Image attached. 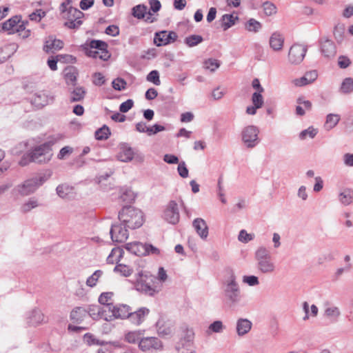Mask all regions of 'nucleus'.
Here are the masks:
<instances>
[{
	"mask_svg": "<svg viewBox=\"0 0 353 353\" xmlns=\"http://www.w3.org/2000/svg\"><path fill=\"white\" fill-rule=\"evenodd\" d=\"M112 84L114 90L121 91L125 89L127 83L123 79L117 78L112 81Z\"/></svg>",
	"mask_w": 353,
	"mask_h": 353,
	"instance_id": "nucleus-52",
	"label": "nucleus"
},
{
	"mask_svg": "<svg viewBox=\"0 0 353 353\" xmlns=\"http://www.w3.org/2000/svg\"><path fill=\"white\" fill-rule=\"evenodd\" d=\"M224 326L223 325L222 321H215L212 323L210 325L209 329L212 330L213 332L219 333L222 332Z\"/></svg>",
	"mask_w": 353,
	"mask_h": 353,
	"instance_id": "nucleus-59",
	"label": "nucleus"
},
{
	"mask_svg": "<svg viewBox=\"0 0 353 353\" xmlns=\"http://www.w3.org/2000/svg\"><path fill=\"white\" fill-rule=\"evenodd\" d=\"M243 282L250 286H255L259 283L258 277L254 275L243 276Z\"/></svg>",
	"mask_w": 353,
	"mask_h": 353,
	"instance_id": "nucleus-56",
	"label": "nucleus"
},
{
	"mask_svg": "<svg viewBox=\"0 0 353 353\" xmlns=\"http://www.w3.org/2000/svg\"><path fill=\"white\" fill-rule=\"evenodd\" d=\"M89 315L93 319H102L108 321V314H106V308L99 305H90L87 309V315Z\"/></svg>",
	"mask_w": 353,
	"mask_h": 353,
	"instance_id": "nucleus-19",
	"label": "nucleus"
},
{
	"mask_svg": "<svg viewBox=\"0 0 353 353\" xmlns=\"http://www.w3.org/2000/svg\"><path fill=\"white\" fill-rule=\"evenodd\" d=\"M83 340L89 345H103L105 344L104 341H101L100 340L95 338V336L90 333H86L83 336Z\"/></svg>",
	"mask_w": 353,
	"mask_h": 353,
	"instance_id": "nucleus-46",
	"label": "nucleus"
},
{
	"mask_svg": "<svg viewBox=\"0 0 353 353\" xmlns=\"http://www.w3.org/2000/svg\"><path fill=\"white\" fill-rule=\"evenodd\" d=\"M157 330L160 336H168L172 333L170 324L163 319H160L156 323Z\"/></svg>",
	"mask_w": 353,
	"mask_h": 353,
	"instance_id": "nucleus-27",
	"label": "nucleus"
},
{
	"mask_svg": "<svg viewBox=\"0 0 353 353\" xmlns=\"http://www.w3.org/2000/svg\"><path fill=\"white\" fill-rule=\"evenodd\" d=\"M176 349L178 353H195L194 345H191L190 343H182L181 346H179Z\"/></svg>",
	"mask_w": 353,
	"mask_h": 353,
	"instance_id": "nucleus-55",
	"label": "nucleus"
},
{
	"mask_svg": "<svg viewBox=\"0 0 353 353\" xmlns=\"http://www.w3.org/2000/svg\"><path fill=\"white\" fill-rule=\"evenodd\" d=\"M269 43L271 48H272L273 50H281L283 47L284 37L281 33L275 32L272 34Z\"/></svg>",
	"mask_w": 353,
	"mask_h": 353,
	"instance_id": "nucleus-22",
	"label": "nucleus"
},
{
	"mask_svg": "<svg viewBox=\"0 0 353 353\" xmlns=\"http://www.w3.org/2000/svg\"><path fill=\"white\" fill-rule=\"evenodd\" d=\"M146 80L149 82L153 83L156 85L161 84L159 79V73L157 70H152L146 77Z\"/></svg>",
	"mask_w": 353,
	"mask_h": 353,
	"instance_id": "nucleus-49",
	"label": "nucleus"
},
{
	"mask_svg": "<svg viewBox=\"0 0 353 353\" xmlns=\"http://www.w3.org/2000/svg\"><path fill=\"white\" fill-rule=\"evenodd\" d=\"M87 316V309L77 307L70 312V319L74 323H79Z\"/></svg>",
	"mask_w": 353,
	"mask_h": 353,
	"instance_id": "nucleus-25",
	"label": "nucleus"
},
{
	"mask_svg": "<svg viewBox=\"0 0 353 353\" xmlns=\"http://www.w3.org/2000/svg\"><path fill=\"white\" fill-rule=\"evenodd\" d=\"M47 179L45 175H37L17 185L15 189L20 195L28 196L34 193Z\"/></svg>",
	"mask_w": 353,
	"mask_h": 353,
	"instance_id": "nucleus-6",
	"label": "nucleus"
},
{
	"mask_svg": "<svg viewBox=\"0 0 353 353\" xmlns=\"http://www.w3.org/2000/svg\"><path fill=\"white\" fill-rule=\"evenodd\" d=\"M177 170L179 174L182 178H187L188 176L189 172L184 161H181L179 163Z\"/></svg>",
	"mask_w": 353,
	"mask_h": 353,
	"instance_id": "nucleus-61",
	"label": "nucleus"
},
{
	"mask_svg": "<svg viewBox=\"0 0 353 353\" xmlns=\"http://www.w3.org/2000/svg\"><path fill=\"white\" fill-rule=\"evenodd\" d=\"M139 347L143 352H153L161 350L163 344L157 337H144L139 341Z\"/></svg>",
	"mask_w": 353,
	"mask_h": 353,
	"instance_id": "nucleus-13",
	"label": "nucleus"
},
{
	"mask_svg": "<svg viewBox=\"0 0 353 353\" xmlns=\"http://www.w3.org/2000/svg\"><path fill=\"white\" fill-rule=\"evenodd\" d=\"M259 130L255 125H248L241 131V140L246 148L252 149L259 143Z\"/></svg>",
	"mask_w": 353,
	"mask_h": 353,
	"instance_id": "nucleus-8",
	"label": "nucleus"
},
{
	"mask_svg": "<svg viewBox=\"0 0 353 353\" xmlns=\"http://www.w3.org/2000/svg\"><path fill=\"white\" fill-rule=\"evenodd\" d=\"M83 15L84 14L79 9L69 6L68 12L63 15V17L68 19V20H69V19L72 20H81Z\"/></svg>",
	"mask_w": 353,
	"mask_h": 353,
	"instance_id": "nucleus-34",
	"label": "nucleus"
},
{
	"mask_svg": "<svg viewBox=\"0 0 353 353\" xmlns=\"http://www.w3.org/2000/svg\"><path fill=\"white\" fill-rule=\"evenodd\" d=\"M192 226L202 239H207L208 236V226L204 219L196 218L192 222Z\"/></svg>",
	"mask_w": 353,
	"mask_h": 353,
	"instance_id": "nucleus-21",
	"label": "nucleus"
},
{
	"mask_svg": "<svg viewBox=\"0 0 353 353\" xmlns=\"http://www.w3.org/2000/svg\"><path fill=\"white\" fill-rule=\"evenodd\" d=\"M223 296L225 302L231 307L237 305L241 299V290L236 276L232 270L228 271V276L222 283Z\"/></svg>",
	"mask_w": 353,
	"mask_h": 353,
	"instance_id": "nucleus-1",
	"label": "nucleus"
},
{
	"mask_svg": "<svg viewBox=\"0 0 353 353\" xmlns=\"http://www.w3.org/2000/svg\"><path fill=\"white\" fill-rule=\"evenodd\" d=\"M148 11V7L143 4H139L132 8V14L138 19H143L145 14H148L150 16L151 13Z\"/></svg>",
	"mask_w": 353,
	"mask_h": 353,
	"instance_id": "nucleus-32",
	"label": "nucleus"
},
{
	"mask_svg": "<svg viewBox=\"0 0 353 353\" xmlns=\"http://www.w3.org/2000/svg\"><path fill=\"white\" fill-rule=\"evenodd\" d=\"M351 64L350 59L346 56H340L338 60V65L340 68H347Z\"/></svg>",
	"mask_w": 353,
	"mask_h": 353,
	"instance_id": "nucleus-62",
	"label": "nucleus"
},
{
	"mask_svg": "<svg viewBox=\"0 0 353 353\" xmlns=\"http://www.w3.org/2000/svg\"><path fill=\"white\" fill-rule=\"evenodd\" d=\"M126 248L136 255H159L160 250L151 244L134 242L127 245Z\"/></svg>",
	"mask_w": 353,
	"mask_h": 353,
	"instance_id": "nucleus-9",
	"label": "nucleus"
},
{
	"mask_svg": "<svg viewBox=\"0 0 353 353\" xmlns=\"http://www.w3.org/2000/svg\"><path fill=\"white\" fill-rule=\"evenodd\" d=\"M56 191L59 197L65 199L72 192V188L66 184H61L57 187Z\"/></svg>",
	"mask_w": 353,
	"mask_h": 353,
	"instance_id": "nucleus-37",
	"label": "nucleus"
},
{
	"mask_svg": "<svg viewBox=\"0 0 353 353\" xmlns=\"http://www.w3.org/2000/svg\"><path fill=\"white\" fill-rule=\"evenodd\" d=\"M203 41V39L200 35H196L192 34L189 37H187L185 40L184 43L188 46V47H194L200 43H201Z\"/></svg>",
	"mask_w": 353,
	"mask_h": 353,
	"instance_id": "nucleus-41",
	"label": "nucleus"
},
{
	"mask_svg": "<svg viewBox=\"0 0 353 353\" xmlns=\"http://www.w3.org/2000/svg\"><path fill=\"white\" fill-rule=\"evenodd\" d=\"M163 217L170 224L175 225L179 221L180 214L178 205L174 201L169 202L163 212Z\"/></svg>",
	"mask_w": 353,
	"mask_h": 353,
	"instance_id": "nucleus-12",
	"label": "nucleus"
},
{
	"mask_svg": "<svg viewBox=\"0 0 353 353\" xmlns=\"http://www.w3.org/2000/svg\"><path fill=\"white\" fill-rule=\"evenodd\" d=\"M238 239L243 243H248L253 239V235L248 234L245 230H241L239 234Z\"/></svg>",
	"mask_w": 353,
	"mask_h": 353,
	"instance_id": "nucleus-58",
	"label": "nucleus"
},
{
	"mask_svg": "<svg viewBox=\"0 0 353 353\" xmlns=\"http://www.w3.org/2000/svg\"><path fill=\"white\" fill-rule=\"evenodd\" d=\"M77 72L76 69L73 67H70L65 70V78L67 83L74 84L77 80Z\"/></svg>",
	"mask_w": 353,
	"mask_h": 353,
	"instance_id": "nucleus-42",
	"label": "nucleus"
},
{
	"mask_svg": "<svg viewBox=\"0 0 353 353\" xmlns=\"http://www.w3.org/2000/svg\"><path fill=\"white\" fill-rule=\"evenodd\" d=\"M238 20L239 17L237 16L232 14H225L220 19L221 26L223 30H227L233 26Z\"/></svg>",
	"mask_w": 353,
	"mask_h": 353,
	"instance_id": "nucleus-26",
	"label": "nucleus"
},
{
	"mask_svg": "<svg viewBox=\"0 0 353 353\" xmlns=\"http://www.w3.org/2000/svg\"><path fill=\"white\" fill-rule=\"evenodd\" d=\"M321 51L327 58L333 57L336 53V46L334 42L327 37H323L320 40Z\"/></svg>",
	"mask_w": 353,
	"mask_h": 353,
	"instance_id": "nucleus-17",
	"label": "nucleus"
},
{
	"mask_svg": "<svg viewBox=\"0 0 353 353\" xmlns=\"http://www.w3.org/2000/svg\"><path fill=\"white\" fill-rule=\"evenodd\" d=\"M307 51V46L299 43L293 44L290 47L288 52V60L290 63L294 65L301 63Z\"/></svg>",
	"mask_w": 353,
	"mask_h": 353,
	"instance_id": "nucleus-10",
	"label": "nucleus"
},
{
	"mask_svg": "<svg viewBox=\"0 0 353 353\" xmlns=\"http://www.w3.org/2000/svg\"><path fill=\"white\" fill-rule=\"evenodd\" d=\"M134 284L137 291L150 296H154L161 289V285L157 283V278L147 271L139 272Z\"/></svg>",
	"mask_w": 353,
	"mask_h": 353,
	"instance_id": "nucleus-2",
	"label": "nucleus"
},
{
	"mask_svg": "<svg viewBox=\"0 0 353 353\" xmlns=\"http://www.w3.org/2000/svg\"><path fill=\"white\" fill-rule=\"evenodd\" d=\"M150 310L148 308L143 307L132 312L131 310L128 320L136 325H141L145 319L146 316L149 314Z\"/></svg>",
	"mask_w": 353,
	"mask_h": 353,
	"instance_id": "nucleus-18",
	"label": "nucleus"
},
{
	"mask_svg": "<svg viewBox=\"0 0 353 353\" xmlns=\"http://www.w3.org/2000/svg\"><path fill=\"white\" fill-rule=\"evenodd\" d=\"M141 339V334L138 332H130L125 336V341L130 343H138L139 344V341Z\"/></svg>",
	"mask_w": 353,
	"mask_h": 353,
	"instance_id": "nucleus-48",
	"label": "nucleus"
},
{
	"mask_svg": "<svg viewBox=\"0 0 353 353\" xmlns=\"http://www.w3.org/2000/svg\"><path fill=\"white\" fill-rule=\"evenodd\" d=\"M110 135V128L104 125L95 132V138L97 140H106Z\"/></svg>",
	"mask_w": 353,
	"mask_h": 353,
	"instance_id": "nucleus-38",
	"label": "nucleus"
},
{
	"mask_svg": "<svg viewBox=\"0 0 353 353\" xmlns=\"http://www.w3.org/2000/svg\"><path fill=\"white\" fill-rule=\"evenodd\" d=\"M85 54L92 58L99 57L100 59L107 61L110 57L108 50V44L101 40H92L83 46Z\"/></svg>",
	"mask_w": 353,
	"mask_h": 353,
	"instance_id": "nucleus-4",
	"label": "nucleus"
},
{
	"mask_svg": "<svg viewBox=\"0 0 353 353\" xmlns=\"http://www.w3.org/2000/svg\"><path fill=\"white\" fill-rule=\"evenodd\" d=\"M20 16H14L2 23V29L5 31H8L9 34H14V29L17 26V23H20Z\"/></svg>",
	"mask_w": 353,
	"mask_h": 353,
	"instance_id": "nucleus-28",
	"label": "nucleus"
},
{
	"mask_svg": "<svg viewBox=\"0 0 353 353\" xmlns=\"http://www.w3.org/2000/svg\"><path fill=\"white\" fill-rule=\"evenodd\" d=\"M262 6L266 16H272L275 14L277 12L276 6L270 1H265L263 3Z\"/></svg>",
	"mask_w": 353,
	"mask_h": 353,
	"instance_id": "nucleus-44",
	"label": "nucleus"
},
{
	"mask_svg": "<svg viewBox=\"0 0 353 353\" xmlns=\"http://www.w3.org/2000/svg\"><path fill=\"white\" fill-rule=\"evenodd\" d=\"M110 312L111 314H108V321H112L115 319H128L131 307L126 304H118L113 305Z\"/></svg>",
	"mask_w": 353,
	"mask_h": 353,
	"instance_id": "nucleus-14",
	"label": "nucleus"
},
{
	"mask_svg": "<svg viewBox=\"0 0 353 353\" xmlns=\"http://www.w3.org/2000/svg\"><path fill=\"white\" fill-rule=\"evenodd\" d=\"M110 234L113 242L123 243L129 236L128 227H125L121 222L112 224L110 230Z\"/></svg>",
	"mask_w": 353,
	"mask_h": 353,
	"instance_id": "nucleus-11",
	"label": "nucleus"
},
{
	"mask_svg": "<svg viewBox=\"0 0 353 353\" xmlns=\"http://www.w3.org/2000/svg\"><path fill=\"white\" fill-rule=\"evenodd\" d=\"M54 96L44 92L40 91L35 93L32 99V103L38 108H41L54 101Z\"/></svg>",
	"mask_w": 353,
	"mask_h": 353,
	"instance_id": "nucleus-16",
	"label": "nucleus"
},
{
	"mask_svg": "<svg viewBox=\"0 0 353 353\" xmlns=\"http://www.w3.org/2000/svg\"><path fill=\"white\" fill-rule=\"evenodd\" d=\"M54 143L53 141H47L30 151V158L32 162L43 163L48 162L52 156V146Z\"/></svg>",
	"mask_w": 353,
	"mask_h": 353,
	"instance_id": "nucleus-7",
	"label": "nucleus"
},
{
	"mask_svg": "<svg viewBox=\"0 0 353 353\" xmlns=\"http://www.w3.org/2000/svg\"><path fill=\"white\" fill-rule=\"evenodd\" d=\"M177 37L178 36L176 32L173 31L168 32L166 30H163L155 33L154 43L157 46H165L174 42Z\"/></svg>",
	"mask_w": 353,
	"mask_h": 353,
	"instance_id": "nucleus-15",
	"label": "nucleus"
},
{
	"mask_svg": "<svg viewBox=\"0 0 353 353\" xmlns=\"http://www.w3.org/2000/svg\"><path fill=\"white\" fill-rule=\"evenodd\" d=\"M256 268L263 274H271L275 270L270 251L265 247H259L255 252Z\"/></svg>",
	"mask_w": 353,
	"mask_h": 353,
	"instance_id": "nucleus-5",
	"label": "nucleus"
},
{
	"mask_svg": "<svg viewBox=\"0 0 353 353\" xmlns=\"http://www.w3.org/2000/svg\"><path fill=\"white\" fill-rule=\"evenodd\" d=\"M43 321L44 316L39 310H34L29 317V323L34 326L40 324Z\"/></svg>",
	"mask_w": 353,
	"mask_h": 353,
	"instance_id": "nucleus-35",
	"label": "nucleus"
},
{
	"mask_svg": "<svg viewBox=\"0 0 353 353\" xmlns=\"http://www.w3.org/2000/svg\"><path fill=\"white\" fill-rule=\"evenodd\" d=\"M340 121V116L336 114H329L326 117V121L324 125L327 130L334 128Z\"/></svg>",
	"mask_w": 353,
	"mask_h": 353,
	"instance_id": "nucleus-33",
	"label": "nucleus"
},
{
	"mask_svg": "<svg viewBox=\"0 0 353 353\" xmlns=\"http://www.w3.org/2000/svg\"><path fill=\"white\" fill-rule=\"evenodd\" d=\"M63 47V42L61 40L57 39L53 36H49L43 46V50L48 53L54 52L61 50Z\"/></svg>",
	"mask_w": 353,
	"mask_h": 353,
	"instance_id": "nucleus-20",
	"label": "nucleus"
},
{
	"mask_svg": "<svg viewBox=\"0 0 353 353\" xmlns=\"http://www.w3.org/2000/svg\"><path fill=\"white\" fill-rule=\"evenodd\" d=\"M339 200L343 205H349L353 203V190L345 188L339 194Z\"/></svg>",
	"mask_w": 353,
	"mask_h": 353,
	"instance_id": "nucleus-30",
	"label": "nucleus"
},
{
	"mask_svg": "<svg viewBox=\"0 0 353 353\" xmlns=\"http://www.w3.org/2000/svg\"><path fill=\"white\" fill-rule=\"evenodd\" d=\"M220 66V61L215 59H209L204 62V67L206 69L214 72Z\"/></svg>",
	"mask_w": 353,
	"mask_h": 353,
	"instance_id": "nucleus-51",
	"label": "nucleus"
},
{
	"mask_svg": "<svg viewBox=\"0 0 353 353\" xmlns=\"http://www.w3.org/2000/svg\"><path fill=\"white\" fill-rule=\"evenodd\" d=\"M341 90L344 94H350L353 92V79L351 77L345 78L341 84Z\"/></svg>",
	"mask_w": 353,
	"mask_h": 353,
	"instance_id": "nucleus-40",
	"label": "nucleus"
},
{
	"mask_svg": "<svg viewBox=\"0 0 353 353\" xmlns=\"http://www.w3.org/2000/svg\"><path fill=\"white\" fill-rule=\"evenodd\" d=\"M86 94L85 90L81 86L76 87L70 93V101L77 102L82 101Z\"/></svg>",
	"mask_w": 353,
	"mask_h": 353,
	"instance_id": "nucleus-31",
	"label": "nucleus"
},
{
	"mask_svg": "<svg viewBox=\"0 0 353 353\" xmlns=\"http://www.w3.org/2000/svg\"><path fill=\"white\" fill-rule=\"evenodd\" d=\"M37 206H39L37 200L32 198L22 205L21 211L23 213H26L30 211L32 209L37 208Z\"/></svg>",
	"mask_w": 353,
	"mask_h": 353,
	"instance_id": "nucleus-45",
	"label": "nucleus"
},
{
	"mask_svg": "<svg viewBox=\"0 0 353 353\" xmlns=\"http://www.w3.org/2000/svg\"><path fill=\"white\" fill-rule=\"evenodd\" d=\"M121 151L118 154V159L123 162H128L132 160L134 157L133 149L128 145L126 143H123L121 145Z\"/></svg>",
	"mask_w": 353,
	"mask_h": 353,
	"instance_id": "nucleus-23",
	"label": "nucleus"
},
{
	"mask_svg": "<svg viewBox=\"0 0 353 353\" xmlns=\"http://www.w3.org/2000/svg\"><path fill=\"white\" fill-rule=\"evenodd\" d=\"M340 314V310L337 307H330L325 310V315L328 318L332 319L334 321H336Z\"/></svg>",
	"mask_w": 353,
	"mask_h": 353,
	"instance_id": "nucleus-47",
	"label": "nucleus"
},
{
	"mask_svg": "<svg viewBox=\"0 0 353 353\" xmlns=\"http://www.w3.org/2000/svg\"><path fill=\"white\" fill-rule=\"evenodd\" d=\"M46 14V12L41 9H37L35 12L29 15V19L31 21H40Z\"/></svg>",
	"mask_w": 353,
	"mask_h": 353,
	"instance_id": "nucleus-54",
	"label": "nucleus"
},
{
	"mask_svg": "<svg viewBox=\"0 0 353 353\" xmlns=\"http://www.w3.org/2000/svg\"><path fill=\"white\" fill-rule=\"evenodd\" d=\"M134 105V101L132 99H128L122 103L119 106V111L123 113L128 112Z\"/></svg>",
	"mask_w": 353,
	"mask_h": 353,
	"instance_id": "nucleus-60",
	"label": "nucleus"
},
{
	"mask_svg": "<svg viewBox=\"0 0 353 353\" xmlns=\"http://www.w3.org/2000/svg\"><path fill=\"white\" fill-rule=\"evenodd\" d=\"M82 24L81 20H72L69 19L68 21H66L64 25L70 29H76L78 28Z\"/></svg>",
	"mask_w": 353,
	"mask_h": 353,
	"instance_id": "nucleus-64",
	"label": "nucleus"
},
{
	"mask_svg": "<svg viewBox=\"0 0 353 353\" xmlns=\"http://www.w3.org/2000/svg\"><path fill=\"white\" fill-rule=\"evenodd\" d=\"M73 152V148L70 146H65L62 148L59 154H57V158L59 159H64L70 154H71Z\"/></svg>",
	"mask_w": 353,
	"mask_h": 353,
	"instance_id": "nucleus-57",
	"label": "nucleus"
},
{
	"mask_svg": "<svg viewBox=\"0 0 353 353\" xmlns=\"http://www.w3.org/2000/svg\"><path fill=\"white\" fill-rule=\"evenodd\" d=\"M317 134V130L313 127H309L307 129L303 130L300 134L299 138L302 140L305 139L307 137L313 139Z\"/></svg>",
	"mask_w": 353,
	"mask_h": 353,
	"instance_id": "nucleus-50",
	"label": "nucleus"
},
{
	"mask_svg": "<svg viewBox=\"0 0 353 353\" xmlns=\"http://www.w3.org/2000/svg\"><path fill=\"white\" fill-rule=\"evenodd\" d=\"M120 198L123 202L130 203L135 200L136 194L131 189L126 188L122 191Z\"/></svg>",
	"mask_w": 353,
	"mask_h": 353,
	"instance_id": "nucleus-39",
	"label": "nucleus"
},
{
	"mask_svg": "<svg viewBox=\"0 0 353 353\" xmlns=\"http://www.w3.org/2000/svg\"><path fill=\"white\" fill-rule=\"evenodd\" d=\"M105 32L112 37H116L119 34V29L116 25H110L105 28Z\"/></svg>",
	"mask_w": 353,
	"mask_h": 353,
	"instance_id": "nucleus-63",
	"label": "nucleus"
},
{
	"mask_svg": "<svg viewBox=\"0 0 353 353\" xmlns=\"http://www.w3.org/2000/svg\"><path fill=\"white\" fill-rule=\"evenodd\" d=\"M114 293L111 292H103L99 297V302L103 305V307L108 309V312H110V309L114 305L112 302V297Z\"/></svg>",
	"mask_w": 353,
	"mask_h": 353,
	"instance_id": "nucleus-29",
	"label": "nucleus"
},
{
	"mask_svg": "<svg viewBox=\"0 0 353 353\" xmlns=\"http://www.w3.org/2000/svg\"><path fill=\"white\" fill-rule=\"evenodd\" d=\"M261 92H254L252 97V101L256 108H261L263 105V99Z\"/></svg>",
	"mask_w": 353,
	"mask_h": 353,
	"instance_id": "nucleus-53",
	"label": "nucleus"
},
{
	"mask_svg": "<svg viewBox=\"0 0 353 353\" xmlns=\"http://www.w3.org/2000/svg\"><path fill=\"white\" fill-rule=\"evenodd\" d=\"M261 28V23L252 18L250 19L245 24V28L249 32H257Z\"/></svg>",
	"mask_w": 353,
	"mask_h": 353,
	"instance_id": "nucleus-36",
	"label": "nucleus"
},
{
	"mask_svg": "<svg viewBox=\"0 0 353 353\" xmlns=\"http://www.w3.org/2000/svg\"><path fill=\"white\" fill-rule=\"evenodd\" d=\"M114 271L119 272L121 275L125 277L130 276L133 272V270L132 268L124 264L117 265L114 267Z\"/></svg>",
	"mask_w": 353,
	"mask_h": 353,
	"instance_id": "nucleus-43",
	"label": "nucleus"
},
{
	"mask_svg": "<svg viewBox=\"0 0 353 353\" xmlns=\"http://www.w3.org/2000/svg\"><path fill=\"white\" fill-rule=\"evenodd\" d=\"M252 326V322L247 319L241 318L236 322V332L239 336H244L248 334Z\"/></svg>",
	"mask_w": 353,
	"mask_h": 353,
	"instance_id": "nucleus-24",
	"label": "nucleus"
},
{
	"mask_svg": "<svg viewBox=\"0 0 353 353\" xmlns=\"http://www.w3.org/2000/svg\"><path fill=\"white\" fill-rule=\"evenodd\" d=\"M119 221L129 229L134 230L140 228L143 222L142 211L131 205H125L119 212Z\"/></svg>",
	"mask_w": 353,
	"mask_h": 353,
	"instance_id": "nucleus-3",
	"label": "nucleus"
}]
</instances>
